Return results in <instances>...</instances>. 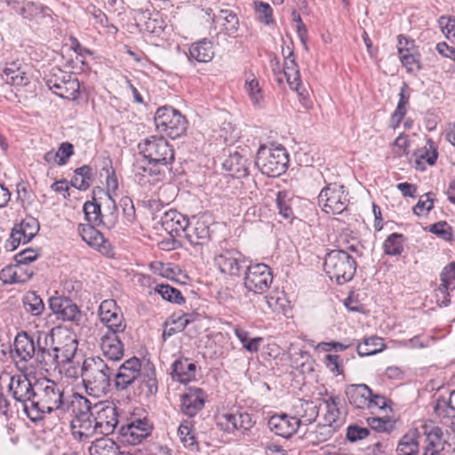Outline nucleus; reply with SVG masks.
I'll list each match as a JSON object with an SVG mask.
<instances>
[{
	"mask_svg": "<svg viewBox=\"0 0 455 455\" xmlns=\"http://www.w3.org/2000/svg\"><path fill=\"white\" fill-rule=\"evenodd\" d=\"M78 403V411L76 412L70 426L73 435L82 440L99 434V429L92 403L87 398L79 396Z\"/></svg>",
	"mask_w": 455,
	"mask_h": 455,
	"instance_id": "423d86ee",
	"label": "nucleus"
},
{
	"mask_svg": "<svg viewBox=\"0 0 455 455\" xmlns=\"http://www.w3.org/2000/svg\"><path fill=\"white\" fill-rule=\"evenodd\" d=\"M443 433L439 427H434L427 435V446L423 455H450L451 445L443 440Z\"/></svg>",
	"mask_w": 455,
	"mask_h": 455,
	"instance_id": "393cba45",
	"label": "nucleus"
},
{
	"mask_svg": "<svg viewBox=\"0 0 455 455\" xmlns=\"http://www.w3.org/2000/svg\"><path fill=\"white\" fill-rule=\"evenodd\" d=\"M320 403L325 411L322 417L323 422L339 429L345 422L340 411L341 399L336 395H330L328 398L320 399Z\"/></svg>",
	"mask_w": 455,
	"mask_h": 455,
	"instance_id": "4be33fe9",
	"label": "nucleus"
},
{
	"mask_svg": "<svg viewBox=\"0 0 455 455\" xmlns=\"http://www.w3.org/2000/svg\"><path fill=\"white\" fill-rule=\"evenodd\" d=\"M89 451L91 455H123L118 445L109 438L97 439Z\"/></svg>",
	"mask_w": 455,
	"mask_h": 455,
	"instance_id": "4c0bfd02",
	"label": "nucleus"
},
{
	"mask_svg": "<svg viewBox=\"0 0 455 455\" xmlns=\"http://www.w3.org/2000/svg\"><path fill=\"white\" fill-rule=\"evenodd\" d=\"M138 379L140 382L147 387V393L149 395L156 394L157 392V380L156 378V371L153 366L145 367L140 371V375Z\"/></svg>",
	"mask_w": 455,
	"mask_h": 455,
	"instance_id": "de8ad7c7",
	"label": "nucleus"
},
{
	"mask_svg": "<svg viewBox=\"0 0 455 455\" xmlns=\"http://www.w3.org/2000/svg\"><path fill=\"white\" fill-rule=\"evenodd\" d=\"M23 306L27 312L35 316L42 315L44 310L43 299L35 291H28L25 294Z\"/></svg>",
	"mask_w": 455,
	"mask_h": 455,
	"instance_id": "79ce46f5",
	"label": "nucleus"
},
{
	"mask_svg": "<svg viewBox=\"0 0 455 455\" xmlns=\"http://www.w3.org/2000/svg\"><path fill=\"white\" fill-rule=\"evenodd\" d=\"M338 430V428L331 425L321 422L317 424L314 431L309 433V437H311L314 442L323 443L329 440Z\"/></svg>",
	"mask_w": 455,
	"mask_h": 455,
	"instance_id": "09e8293b",
	"label": "nucleus"
},
{
	"mask_svg": "<svg viewBox=\"0 0 455 455\" xmlns=\"http://www.w3.org/2000/svg\"><path fill=\"white\" fill-rule=\"evenodd\" d=\"M323 269L339 284L350 281L356 270V261L344 250H333L324 257Z\"/></svg>",
	"mask_w": 455,
	"mask_h": 455,
	"instance_id": "20e7f679",
	"label": "nucleus"
},
{
	"mask_svg": "<svg viewBox=\"0 0 455 455\" xmlns=\"http://www.w3.org/2000/svg\"><path fill=\"white\" fill-rule=\"evenodd\" d=\"M92 180V168L89 165H84L75 171L71 185L79 190H86L91 186Z\"/></svg>",
	"mask_w": 455,
	"mask_h": 455,
	"instance_id": "a19ab883",
	"label": "nucleus"
},
{
	"mask_svg": "<svg viewBox=\"0 0 455 455\" xmlns=\"http://www.w3.org/2000/svg\"><path fill=\"white\" fill-rule=\"evenodd\" d=\"M114 369L100 357L84 359L81 368V377L86 393L93 397L105 395L110 388Z\"/></svg>",
	"mask_w": 455,
	"mask_h": 455,
	"instance_id": "7ed1b4c3",
	"label": "nucleus"
},
{
	"mask_svg": "<svg viewBox=\"0 0 455 455\" xmlns=\"http://www.w3.org/2000/svg\"><path fill=\"white\" fill-rule=\"evenodd\" d=\"M288 154L283 147L269 148L261 146L257 153L255 164L268 177H278L288 166Z\"/></svg>",
	"mask_w": 455,
	"mask_h": 455,
	"instance_id": "39448f33",
	"label": "nucleus"
},
{
	"mask_svg": "<svg viewBox=\"0 0 455 455\" xmlns=\"http://www.w3.org/2000/svg\"><path fill=\"white\" fill-rule=\"evenodd\" d=\"M178 435L180 442L185 447L191 450H196L198 445L196 440V436L192 434V428L185 423L180 424L178 428Z\"/></svg>",
	"mask_w": 455,
	"mask_h": 455,
	"instance_id": "603ef678",
	"label": "nucleus"
},
{
	"mask_svg": "<svg viewBox=\"0 0 455 455\" xmlns=\"http://www.w3.org/2000/svg\"><path fill=\"white\" fill-rule=\"evenodd\" d=\"M369 430L366 427H360L356 424L349 425L347 427V439L351 443L357 442L368 436Z\"/></svg>",
	"mask_w": 455,
	"mask_h": 455,
	"instance_id": "680f3d73",
	"label": "nucleus"
},
{
	"mask_svg": "<svg viewBox=\"0 0 455 455\" xmlns=\"http://www.w3.org/2000/svg\"><path fill=\"white\" fill-rule=\"evenodd\" d=\"M322 407L320 399L317 401L299 400L294 406L296 416L300 419V424H311L319 415V410Z\"/></svg>",
	"mask_w": 455,
	"mask_h": 455,
	"instance_id": "7c9ffc66",
	"label": "nucleus"
},
{
	"mask_svg": "<svg viewBox=\"0 0 455 455\" xmlns=\"http://www.w3.org/2000/svg\"><path fill=\"white\" fill-rule=\"evenodd\" d=\"M345 393L349 403L356 409L369 410L373 413L375 410L387 406V398L374 394L366 384L349 385L346 387Z\"/></svg>",
	"mask_w": 455,
	"mask_h": 455,
	"instance_id": "0eeeda50",
	"label": "nucleus"
},
{
	"mask_svg": "<svg viewBox=\"0 0 455 455\" xmlns=\"http://www.w3.org/2000/svg\"><path fill=\"white\" fill-rule=\"evenodd\" d=\"M39 256L37 251L32 248H27L15 255V260L18 265H26L36 260Z\"/></svg>",
	"mask_w": 455,
	"mask_h": 455,
	"instance_id": "69168bd1",
	"label": "nucleus"
},
{
	"mask_svg": "<svg viewBox=\"0 0 455 455\" xmlns=\"http://www.w3.org/2000/svg\"><path fill=\"white\" fill-rule=\"evenodd\" d=\"M246 162V158L238 152H235L225 161L224 167L231 172L232 176L242 178L248 175Z\"/></svg>",
	"mask_w": 455,
	"mask_h": 455,
	"instance_id": "e433bc0d",
	"label": "nucleus"
},
{
	"mask_svg": "<svg viewBox=\"0 0 455 455\" xmlns=\"http://www.w3.org/2000/svg\"><path fill=\"white\" fill-rule=\"evenodd\" d=\"M99 435H108L114 433L119 423L117 406L108 401L96 403L92 405Z\"/></svg>",
	"mask_w": 455,
	"mask_h": 455,
	"instance_id": "4468645a",
	"label": "nucleus"
},
{
	"mask_svg": "<svg viewBox=\"0 0 455 455\" xmlns=\"http://www.w3.org/2000/svg\"><path fill=\"white\" fill-rule=\"evenodd\" d=\"M36 388V381L32 383L26 374H16L11 377L8 390L13 399L21 403L24 407L27 403H32Z\"/></svg>",
	"mask_w": 455,
	"mask_h": 455,
	"instance_id": "6ab92c4d",
	"label": "nucleus"
},
{
	"mask_svg": "<svg viewBox=\"0 0 455 455\" xmlns=\"http://www.w3.org/2000/svg\"><path fill=\"white\" fill-rule=\"evenodd\" d=\"M430 232L436 235L444 241L452 239L451 227L445 221L437 222L430 227Z\"/></svg>",
	"mask_w": 455,
	"mask_h": 455,
	"instance_id": "052dcab7",
	"label": "nucleus"
},
{
	"mask_svg": "<svg viewBox=\"0 0 455 455\" xmlns=\"http://www.w3.org/2000/svg\"><path fill=\"white\" fill-rule=\"evenodd\" d=\"M96 226L97 225L92 224H80L78 226V233L88 245L100 252H107L108 243L103 235L95 228Z\"/></svg>",
	"mask_w": 455,
	"mask_h": 455,
	"instance_id": "c85d7f7f",
	"label": "nucleus"
},
{
	"mask_svg": "<svg viewBox=\"0 0 455 455\" xmlns=\"http://www.w3.org/2000/svg\"><path fill=\"white\" fill-rule=\"evenodd\" d=\"M108 212L102 213L100 205L94 201H87L84 204V212L88 224L105 227L108 229L117 223L118 214L115 200L108 194Z\"/></svg>",
	"mask_w": 455,
	"mask_h": 455,
	"instance_id": "9b49d317",
	"label": "nucleus"
},
{
	"mask_svg": "<svg viewBox=\"0 0 455 455\" xmlns=\"http://www.w3.org/2000/svg\"><path fill=\"white\" fill-rule=\"evenodd\" d=\"M76 349L77 341L75 339H68L62 347L57 346V367L70 363L76 355Z\"/></svg>",
	"mask_w": 455,
	"mask_h": 455,
	"instance_id": "37998d69",
	"label": "nucleus"
},
{
	"mask_svg": "<svg viewBox=\"0 0 455 455\" xmlns=\"http://www.w3.org/2000/svg\"><path fill=\"white\" fill-rule=\"evenodd\" d=\"M184 234L191 245H204L210 239V228L206 220L193 218Z\"/></svg>",
	"mask_w": 455,
	"mask_h": 455,
	"instance_id": "5701e85b",
	"label": "nucleus"
},
{
	"mask_svg": "<svg viewBox=\"0 0 455 455\" xmlns=\"http://www.w3.org/2000/svg\"><path fill=\"white\" fill-rule=\"evenodd\" d=\"M14 355L20 360L28 362L35 356L36 351V337L22 331L14 339Z\"/></svg>",
	"mask_w": 455,
	"mask_h": 455,
	"instance_id": "a878e982",
	"label": "nucleus"
},
{
	"mask_svg": "<svg viewBox=\"0 0 455 455\" xmlns=\"http://www.w3.org/2000/svg\"><path fill=\"white\" fill-rule=\"evenodd\" d=\"M28 66L20 61L8 63L2 73V79L14 86H24L28 84Z\"/></svg>",
	"mask_w": 455,
	"mask_h": 455,
	"instance_id": "cd10ccee",
	"label": "nucleus"
},
{
	"mask_svg": "<svg viewBox=\"0 0 455 455\" xmlns=\"http://www.w3.org/2000/svg\"><path fill=\"white\" fill-rule=\"evenodd\" d=\"M155 290L164 299L167 301L174 302L176 304H181L184 302V298L180 291L169 284H158L156 286Z\"/></svg>",
	"mask_w": 455,
	"mask_h": 455,
	"instance_id": "8fccbe9b",
	"label": "nucleus"
},
{
	"mask_svg": "<svg viewBox=\"0 0 455 455\" xmlns=\"http://www.w3.org/2000/svg\"><path fill=\"white\" fill-rule=\"evenodd\" d=\"M234 430H249L253 426L251 416L247 412L232 413Z\"/></svg>",
	"mask_w": 455,
	"mask_h": 455,
	"instance_id": "13d9d810",
	"label": "nucleus"
},
{
	"mask_svg": "<svg viewBox=\"0 0 455 455\" xmlns=\"http://www.w3.org/2000/svg\"><path fill=\"white\" fill-rule=\"evenodd\" d=\"M107 327L106 332H115L116 334L123 333L126 328L123 314L118 312L108 321H101Z\"/></svg>",
	"mask_w": 455,
	"mask_h": 455,
	"instance_id": "5fc2aeb1",
	"label": "nucleus"
},
{
	"mask_svg": "<svg viewBox=\"0 0 455 455\" xmlns=\"http://www.w3.org/2000/svg\"><path fill=\"white\" fill-rule=\"evenodd\" d=\"M287 307V299L283 292L275 291L262 299L259 307L264 314H283Z\"/></svg>",
	"mask_w": 455,
	"mask_h": 455,
	"instance_id": "2f4dec72",
	"label": "nucleus"
},
{
	"mask_svg": "<svg viewBox=\"0 0 455 455\" xmlns=\"http://www.w3.org/2000/svg\"><path fill=\"white\" fill-rule=\"evenodd\" d=\"M214 264L219 270L226 275H239L245 267V259L235 250H223L214 257Z\"/></svg>",
	"mask_w": 455,
	"mask_h": 455,
	"instance_id": "a211bd4d",
	"label": "nucleus"
},
{
	"mask_svg": "<svg viewBox=\"0 0 455 455\" xmlns=\"http://www.w3.org/2000/svg\"><path fill=\"white\" fill-rule=\"evenodd\" d=\"M141 370V362L139 358L132 357L126 360L116 373L114 371L116 387L118 389H125L138 379Z\"/></svg>",
	"mask_w": 455,
	"mask_h": 455,
	"instance_id": "aec40b11",
	"label": "nucleus"
},
{
	"mask_svg": "<svg viewBox=\"0 0 455 455\" xmlns=\"http://www.w3.org/2000/svg\"><path fill=\"white\" fill-rule=\"evenodd\" d=\"M244 286L249 291L261 294L268 290L273 282L271 268L263 263L246 266Z\"/></svg>",
	"mask_w": 455,
	"mask_h": 455,
	"instance_id": "ddd939ff",
	"label": "nucleus"
},
{
	"mask_svg": "<svg viewBox=\"0 0 455 455\" xmlns=\"http://www.w3.org/2000/svg\"><path fill=\"white\" fill-rule=\"evenodd\" d=\"M162 223L165 229L171 228V232H175L177 235L184 229H187L189 220L176 210H170L162 217Z\"/></svg>",
	"mask_w": 455,
	"mask_h": 455,
	"instance_id": "f704fd0d",
	"label": "nucleus"
},
{
	"mask_svg": "<svg viewBox=\"0 0 455 455\" xmlns=\"http://www.w3.org/2000/svg\"><path fill=\"white\" fill-rule=\"evenodd\" d=\"M300 426V419L298 417L287 414L272 416L268 420V427L276 435L283 438H290Z\"/></svg>",
	"mask_w": 455,
	"mask_h": 455,
	"instance_id": "412c9836",
	"label": "nucleus"
},
{
	"mask_svg": "<svg viewBox=\"0 0 455 455\" xmlns=\"http://www.w3.org/2000/svg\"><path fill=\"white\" fill-rule=\"evenodd\" d=\"M401 239L402 235L396 233L388 235L383 243L385 253L392 256L400 255L403 250Z\"/></svg>",
	"mask_w": 455,
	"mask_h": 455,
	"instance_id": "3c124183",
	"label": "nucleus"
},
{
	"mask_svg": "<svg viewBox=\"0 0 455 455\" xmlns=\"http://www.w3.org/2000/svg\"><path fill=\"white\" fill-rule=\"evenodd\" d=\"M189 54L199 62H208L214 56L212 43L207 39L198 41L190 46Z\"/></svg>",
	"mask_w": 455,
	"mask_h": 455,
	"instance_id": "c9c22d12",
	"label": "nucleus"
},
{
	"mask_svg": "<svg viewBox=\"0 0 455 455\" xmlns=\"http://www.w3.org/2000/svg\"><path fill=\"white\" fill-rule=\"evenodd\" d=\"M47 7L44 6L40 3L33 1H26L22 4L17 12L24 18L28 20H35L44 17Z\"/></svg>",
	"mask_w": 455,
	"mask_h": 455,
	"instance_id": "ea45409f",
	"label": "nucleus"
},
{
	"mask_svg": "<svg viewBox=\"0 0 455 455\" xmlns=\"http://www.w3.org/2000/svg\"><path fill=\"white\" fill-rule=\"evenodd\" d=\"M100 346L104 356L111 361H119L124 356V344L119 334L115 332L102 333Z\"/></svg>",
	"mask_w": 455,
	"mask_h": 455,
	"instance_id": "b1692460",
	"label": "nucleus"
},
{
	"mask_svg": "<svg viewBox=\"0 0 455 455\" xmlns=\"http://www.w3.org/2000/svg\"><path fill=\"white\" fill-rule=\"evenodd\" d=\"M413 41L408 40L404 36H398V52L402 64L408 72H413L421 68L419 65V55L411 52Z\"/></svg>",
	"mask_w": 455,
	"mask_h": 455,
	"instance_id": "bb28decb",
	"label": "nucleus"
},
{
	"mask_svg": "<svg viewBox=\"0 0 455 455\" xmlns=\"http://www.w3.org/2000/svg\"><path fill=\"white\" fill-rule=\"evenodd\" d=\"M427 143L429 144L431 151L425 149L424 151H419L418 153L417 158L415 160V164L418 169H423V167L420 166L422 161L427 162L430 165H433L436 161L437 152L434 147V143L430 140L427 141Z\"/></svg>",
	"mask_w": 455,
	"mask_h": 455,
	"instance_id": "6e6d98bb",
	"label": "nucleus"
},
{
	"mask_svg": "<svg viewBox=\"0 0 455 455\" xmlns=\"http://www.w3.org/2000/svg\"><path fill=\"white\" fill-rule=\"evenodd\" d=\"M419 432L416 429L409 431L400 440L396 455H419Z\"/></svg>",
	"mask_w": 455,
	"mask_h": 455,
	"instance_id": "72a5a7b5",
	"label": "nucleus"
},
{
	"mask_svg": "<svg viewBox=\"0 0 455 455\" xmlns=\"http://www.w3.org/2000/svg\"><path fill=\"white\" fill-rule=\"evenodd\" d=\"M139 149L142 159H137L135 169L140 174L159 175L174 159L173 150L163 136L144 140L139 144Z\"/></svg>",
	"mask_w": 455,
	"mask_h": 455,
	"instance_id": "f03ea898",
	"label": "nucleus"
},
{
	"mask_svg": "<svg viewBox=\"0 0 455 455\" xmlns=\"http://www.w3.org/2000/svg\"><path fill=\"white\" fill-rule=\"evenodd\" d=\"M155 124L160 132L171 139L179 138L187 129L185 117L172 107L159 108L155 115Z\"/></svg>",
	"mask_w": 455,
	"mask_h": 455,
	"instance_id": "1a4fd4ad",
	"label": "nucleus"
},
{
	"mask_svg": "<svg viewBox=\"0 0 455 455\" xmlns=\"http://www.w3.org/2000/svg\"><path fill=\"white\" fill-rule=\"evenodd\" d=\"M385 347L381 338L372 336L357 345V353L360 356H369L381 352Z\"/></svg>",
	"mask_w": 455,
	"mask_h": 455,
	"instance_id": "58836bf2",
	"label": "nucleus"
},
{
	"mask_svg": "<svg viewBox=\"0 0 455 455\" xmlns=\"http://www.w3.org/2000/svg\"><path fill=\"white\" fill-rule=\"evenodd\" d=\"M442 286L455 289V262H451L445 266L441 273Z\"/></svg>",
	"mask_w": 455,
	"mask_h": 455,
	"instance_id": "bf43d9fd",
	"label": "nucleus"
},
{
	"mask_svg": "<svg viewBox=\"0 0 455 455\" xmlns=\"http://www.w3.org/2000/svg\"><path fill=\"white\" fill-rule=\"evenodd\" d=\"M67 407L62 387L55 381L44 378L36 380L34 398L30 406H25V412L36 422L41 420L45 413L65 411Z\"/></svg>",
	"mask_w": 455,
	"mask_h": 455,
	"instance_id": "f257e3e1",
	"label": "nucleus"
},
{
	"mask_svg": "<svg viewBox=\"0 0 455 455\" xmlns=\"http://www.w3.org/2000/svg\"><path fill=\"white\" fill-rule=\"evenodd\" d=\"M56 153H58L59 158L58 165H64L74 154V146L69 142H62Z\"/></svg>",
	"mask_w": 455,
	"mask_h": 455,
	"instance_id": "0e129e2a",
	"label": "nucleus"
},
{
	"mask_svg": "<svg viewBox=\"0 0 455 455\" xmlns=\"http://www.w3.org/2000/svg\"><path fill=\"white\" fill-rule=\"evenodd\" d=\"M276 205L279 214L285 220H291L294 217L292 211V198L290 197L286 191H280L276 196Z\"/></svg>",
	"mask_w": 455,
	"mask_h": 455,
	"instance_id": "c03bdc74",
	"label": "nucleus"
},
{
	"mask_svg": "<svg viewBox=\"0 0 455 455\" xmlns=\"http://www.w3.org/2000/svg\"><path fill=\"white\" fill-rule=\"evenodd\" d=\"M347 195L343 185L330 183L321 190L318 203L326 213L339 214L347 209L349 202Z\"/></svg>",
	"mask_w": 455,
	"mask_h": 455,
	"instance_id": "9d476101",
	"label": "nucleus"
},
{
	"mask_svg": "<svg viewBox=\"0 0 455 455\" xmlns=\"http://www.w3.org/2000/svg\"><path fill=\"white\" fill-rule=\"evenodd\" d=\"M283 54L284 56L283 74L286 77L290 88L296 91L302 100H306L308 97V92L300 83L299 70L295 60L294 53L288 47L286 52L283 49Z\"/></svg>",
	"mask_w": 455,
	"mask_h": 455,
	"instance_id": "f3484780",
	"label": "nucleus"
},
{
	"mask_svg": "<svg viewBox=\"0 0 455 455\" xmlns=\"http://www.w3.org/2000/svg\"><path fill=\"white\" fill-rule=\"evenodd\" d=\"M254 4L260 20L269 24L272 17V8L270 5L264 2H255Z\"/></svg>",
	"mask_w": 455,
	"mask_h": 455,
	"instance_id": "774afa93",
	"label": "nucleus"
},
{
	"mask_svg": "<svg viewBox=\"0 0 455 455\" xmlns=\"http://www.w3.org/2000/svg\"><path fill=\"white\" fill-rule=\"evenodd\" d=\"M46 84L54 94L62 99L74 100L79 95L80 84L76 76L59 68L52 69Z\"/></svg>",
	"mask_w": 455,
	"mask_h": 455,
	"instance_id": "6e6552de",
	"label": "nucleus"
},
{
	"mask_svg": "<svg viewBox=\"0 0 455 455\" xmlns=\"http://www.w3.org/2000/svg\"><path fill=\"white\" fill-rule=\"evenodd\" d=\"M120 312L116 303L113 299H106L102 301L99 307V315L101 321H108Z\"/></svg>",
	"mask_w": 455,
	"mask_h": 455,
	"instance_id": "4d7b16f0",
	"label": "nucleus"
},
{
	"mask_svg": "<svg viewBox=\"0 0 455 455\" xmlns=\"http://www.w3.org/2000/svg\"><path fill=\"white\" fill-rule=\"evenodd\" d=\"M196 366L188 359H179L172 363V378L180 383L195 379Z\"/></svg>",
	"mask_w": 455,
	"mask_h": 455,
	"instance_id": "473e14b6",
	"label": "nucleus"
},
{
	"mask_svg": "<svg viewBox=\"0 0 455 455\" xmlns=\"http://www.w3.org/2000/svg\"><path fill=\"white\" fill-rule=\"evenodd\" d=\"M0 279L7 283H20V282H24L25 280L24 279H21L19 275H18V272L17 270H15L13 267H4L1 270L0 272Z\"/></svg>",
	"mask_w": 455,
	"mask_h": 455,
	"instance_id": "338daca9",
	"label": "nucleus"
},
{
	"mask_svg": "<svg viewBox=\"0 0 455 455\" xmlns=\"http://www.w3.org/2000/svg\"><path fill=\"white\" fill-rule=\"evenodd\" d=\"M216 18L224 21L222 25L228 35L232 36L237 32L239 20L234 12L230 10H220Z\"/></svg>",
	"mask_w": 455,
	"mask_h": 455,
	"instance_id": "a18cd8bd",
	"label": "nucleus"
},
{
	"mask_svg": "<svg viewBox=\"0 0 455 455\" xmlns=\"http://www.w3.org/2000/svg\"><path fill=\"white\" fill-rule=\"evenodd\" d=\"M205 395L202 389L190 388L181 397V410L189 416L194 417L204 405Z\"/></svg>",
	"mask_w": 455,
	"mask_h": 455,
	"instance_id": "c756f323",
	"label": "nucleus"
},
{
	"mask_svg": "<svg viewBox=\"0 0 455 455\" xmlns=\"http://www.w3.org/2000/svg\"><path fill=\"white\" fill-rule=\"evenodd\" d=\"M455 391L451 393L449 401L438 400L434 407L435 413L438 416L445 417L448 416L447 410L451 409L455 411Z\"/></svg>",
	"mask_w": 455,
	"mask_h": 455,
	"instance_id": "e2e57ef3",
	"label": "nucleus"
},
{
	"mask_svg": "<svg viewBox=\"0 0 455 455\" xmlns=\"http://www.w3.org/2000/svg\"><path fill=\"white\" fill-rule=\"evenodd\" d=\"M235 334L243 344V347L251 353L257 352L259 348L260 343L263 340V339L260 337L249 339V332L240 327L235 328Z\"/></svg>",
	"mask_w": 455,
	"mask_h": 455,
	"instance_id": "49530a36",
	"label": "nucleus"
},
{
	"mask_svg": "<svg viewBox=\"0 0 455 455\" xmlns=\"http://www.w3.org/2000/svg\"><path fill=\"white\" fill-rule=\"evenodd\" d=\"M82 317L81 311L78 307L69 299L64 305L61 313L58 315L59 319L63 321H70L77 323Z\"/></svg>",
	"mask_w": 455,
	"mask_h": 455,
	"instance_id": "864d4df0",
	"label": "nucleus"
},
{
	"mask_svg": "<svg viewBox=\"0 0 455 455\" xmlns=\"http://www.w3.org/2000/svg\"><path fill=\"white\" fill-rule=\"evenodd\" d=\"M38 231V221L32 217L26 218L12 228L10 238L7 241V248L10 251L16 250L20 243L30 242Z\"/></svg>",
	"mask_w": 455,
	"mask_h": 455,
	"instance_id": "dca6fc26",
	"label": "nucleus"
},
{
	"mask_svg": "<svg viewBox=\"0 0 455 455\" xmlns=\"http://www.w3.org/2000/svg\"><path fill=\"white\" fill-rule=\"evenodd\" d=\"M53 341L52 331L36 333V351L34 358L41 368L46 371L57 368L58 350Z\"/></svg>",
	"mask_w": 455,
	"mask_h": 455,
	"instance_id": "f8f14e48",
	"label": "nucleus"
},
{
	"mask_svg": "<svg viewBox=\"0 0 455 455\" xmlns=\"http://www.w3.org/2000/svg\"><path fill=\"white\" fill-rule=\"evenodd\" d=\"M153 426L147 417L140 418L134 415L125 425L121 426L119 434L124 443L136 445L150 435Z\"/></svg>",
	"mask_w": 455,
	"mask_h": 455,
	"instance_id": "2eb2a0df",
	"label": "nucleus"
}]
</instances>
